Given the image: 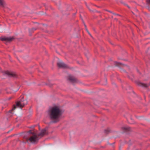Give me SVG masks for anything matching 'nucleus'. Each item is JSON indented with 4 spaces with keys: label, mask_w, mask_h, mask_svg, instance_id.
Masks as SVG:
<instances>
[{
    "label": "nucleus",
    "mask_w": 150,
    "mask_h": 150,
    "mask_svg": "<svg viewBox=\"0 0 150 150\" xmlns=\"http://www.w3.org/2000/svg\"><path fill=\"white\" fill-rule=\"evenodd\" d=\"M146 2L147 4H150V0H146Z\"/></svg>",
    "instance_id": "18"
},
{
    "label": "nucleus",
    "mask_w": 150,
    "mask_h": 150,
    "mask_svg": "<svg viewBox=\"0 0 150 150\" xmlns=\"http://www.w3.org/2000/svg\"><path fill=\"white\" fill-rule=\"evenodd\" d=\"M11 99V98H9V100H10V99Z\"/></svg>",
    "instance_id": "24"
},
{
    "label": "nucleus",
    "mask_w": 150,
    "mask_h": 150,
    "mask_svg": "<svg viewBox=\"0 0 150 150\" xmlns=\"http://www.w3.org/2000/svg\"><path fill=\"white\" fill-rule=\"evenodd\" d=\"M50 119L53 123H57L59 121L60 118L62 114V110L57 106H54L49 109L48 111Z\"/></svg>",
    "instance_id": "1"
},
{
    "label": "nucleus",
    "mask_w": 150,
    "mask_h": 150,
    "mask_svg": "<svg viewBox=\"0 0 150 150\" xmlns=\"http://www.w3.org/2000/svg\"><path fill=\"white\" fill-rule=\"evenodd\" d=\"M16 108V106L15 105H14L13 107V108L11 110H9V111L7 113V115H9V117L12 116L13 115L12 111L14 110Z\"/></svg>",
    "instance_id": "9"
},
{
    "label": "nucleus",
    "mask_w": 150,
    "mask_h": 150,
    "mask_svg": "<svg viewBox=\"0 0 150 150\" xmlns=\"http://www.w3.org/2000/svg\"><path fill=\"white\" fill-rule=\"evenodd\" d=\"M86 31L88 33V34L91 36V34H90V33L89 32V31H88V30L87 29H86Z\"/></svg>",
    "instance_id": "19"
},
{
    "label": "nucleus",
    "mask_w": 150,
    "mask_h": 150,
    "mask_svg": "<svg viewBox=\"0 0 150 150\" xmlns=\"http://www.w3.org/2000/svg\"><path fill=\"white\" fill-rule=\"evenodd\" d=\"M48 134V132L46 129L44 128L42 129L40 132L37 135L38 137L39 136L42 137L45 135H47Z\"/></svg>",
    "instance_id": "5"
},
{
    "label": "nucleus",
    "mask_w": 150,
    "mask_h": 150,
    "mask_svg": "<svg viewBox=\"0 0 150 150\" xmlns=\"http://www.w3.org/2000/svg\"><path fill=\"white\" fill-rule=\"evenodd\" d=\"M105 80L106 81H107V80L106 79H105Z\"/></svg>",
    "instance_id": "25"
},
{
    "label": "nucleus",
    "mask_w": 150,
    "mask_h": 150,
    "mask_svg": "<svg viewBox=\"0 0 150 150\" xmlns=\"http://www.w3.org/2000/svg\"><path fill=\"white\" fill-rule=\"evenodd\" d=\"M106 10V11H107L108 12H110V13H113V14H115V13H112V11H109V10Z\"/></svg>",
    "instance_id": "20"
},
{
    "label": "nucleus",
    "mask_w": 150,
    "mask_h": 150,
    "mask_svg": "<svg viewBox=\"0 0 150 150\" xmlns=\"http://www.w3.org/2000/svg\"><path fill=\"white\" fill-rule=\"evenodd\" d=\"M27 104V101L26 100H24L23 98L20 100L18 101L16 103V105L21 108H22L25 105Z\"/></svg>",
    "instance_id": "3"
},
{
    "label": "nucleus",
    "mask_w": 150,
    "mask_h": 150,
    "mask_svg": "<svg viewBox=\"0 0 150 150\" xmlns=\"http://www.w3.org/2000/svg\"><path fill=\"white\" fill-rule=\"evenodd\" d=\"M14 39L13 37H0V40L2 41H5L6 42H11Z\"/></svg>",
    "instance_id": "4"
},
{
    "label": "nucleus",
    "mask_w": 150,
    "mask_h": 150,
    "mask_svg": "<svg viewBox=\"0 0 150 150\" xmlns=\"http://www.w3.org/2000/svg\"><path fill=\"white\" fill-rule=\"evenodd\" d=\"M104 132L106 134H108L110 132V129H105L104 130Z\"/></svg>",
    "instance_id": "12"
},
{
    "label": "nucleus",
    "mask_w": 150,
    "mask_h": 150,
    "mask_svg": "<svg viewBox=\"0 0 150 150\" xmlns=\"http://www.w3.org/2000/svg\"><path fill=\"white\" fill-rule=\"evenodd\" d=\"M115 144V142H114L112 144H110V145H112L113 144Z\"/></svg>",
    "instance_id": "23"
},
{
    "label": "nucleus",
    "mask_w": 150,
    "mask_h": 150,
    "mask_svg": "<svg viewBox=\"0 0 150 150\" xmlns=\"http://www.w3.org/2000/svg\"><path fill=\"white\" fill-rule=\"evenodd\" d=\"M57 66L59 68H68V66L64 63L58 62L57 64Z\"/></svg>",
    "instance_id": "7"
},
{
    "label": "nucleus",
    "mask_w": 150,
    "mask_h": 150,
    "mask_svg": "<svg viewBox=\"0 0 150 150\" xmlns=\"http://www.w3.org/2000/svg\"><path fill=\"white\" fill-rule=\"evenodd\" d=\"M28 133L30 134H32L33 135L35 134H36L34 132H33L31 130H30L28 132Z\"/></svg>",
    "instance_id": "13"
},
{
    "label": "nucleus",
    "mask_w": 150,
    "mask_h": 150,
    "mask_svg": "<svg viewBox=\"0 0 150 150\" xmlns=\"http://www.w3.org/2000/svg\"><path fill=\"white\" fill-rule=\"evenodd\" d=\"M128 77L129 79H131L132 80L134 77V76L133 75H131L130 76H128Z\"/></svg>",
    "instance_id": "16"
},
{
    "label": "nucleus",
    "mask_w": 150,
    "mask_h": 150,
    "mask_svg": "<svg viewBox=\"0 0 150 150\" xmlns=\"http://www.w3.org/2000/svg\"><path fill=\"white\" fill-rule=\"evenodd\" d=\"M115 64L117 66H118L120 65H121V63L120 62H114Z\"/></svg>",
    "instance_id": "15"
},
{
    "label": "nucleus",
    "mask_w": 150,
    "mask_h": 150,
    "mask_svg": "<svg viewBox=\"0 0 150 150\" xmlns=\"http://www.w3.org/2000/svg\"><path fill=\"white\" fill-rule=\"evenodd\" d=\"M23 142L25 143L28 142H29L33 143H37L39 139L38 137L36 134L32 135L30 137L29 136L25 135L23 136Z\"/></svg>",
    "instance_id": "2"
},
{
    "label": "nucleus",
    "mask_w": 150,
    "mask_h": 150,
    "mask_svg": "<svg viewBox=\"0 0 150 150\" xmlns=\"http://www.w3.org/2000/svg\"><path fill=\"white\" fill-rule=\"evenodd\" d=\"M137 84L138 85L143 87L147 88L148 86L146 84L140 82H138Z\"/></svg>",
    "instance_id": "11"
},
{
    "label": "nucleus",
    "mask_w": 150,
    "mask_h": 150,
    "mask_svg": "<svg viewBox=\"0 0 150 150\" xmlns=\"http://www.w3.org/2000/svg\"><path fill=\"white\" fill-rule=\"evenodd\" d=\"M84 26H85V29H87V28L86 26V25L85 24V23H84Z\"/></svg>",
    "instance_id": "21"
},
{
    "label": "nucleus",
    "mask_w": 150,
    "mask_h": 150,
    "mask_svg": "<svg viewBox=\"0 0 150 150\" xmlns=\"http://www.w3.org/2000/svg\"><path fill=\"white\" fill-rule=\"evenodd\" d=\"M5 74L10 77H15L16 76V74L15 73L11 72L6 71H5Z\"/></svg>",
    "instance_id": "6"
},
{
    "label": "nucleus",
    "mask_w": 150,
    "mask_h": 150,
    "mask_svg": "<svg viewBox=\"0 0 150 150\" xmlns=\"http://www.w3.org/2000/svg\"><path fill=\"white\" fill-rule=\"evenodd\" d=\"M149 85L150 86V84Z\"/></svg>",
    "instance_id": "26"
},
{
    "label": "nucleus",
    "mask_w": 150,
    "mask_h": 150,
    "mask_svg": "<svg viewBox=\"0 0 150 150\" xmlns=\"http://www.w3.org/2000/svg\"><path fill=\"white\" fill-rule=\"evenodd\" d=\"M37 28H32L31 29V31L33 32L34 31H35L36 30Z\"/></svg>",
    "instance_id": "17"
},
{
    "label": "nucleus",
    "mask_w": 150,
    "mask_h": 150,
    "mask_svg": "<svg viewBox=\"0 0 150 150\" xmlns=\"http://www.w3.org/2000/svg\"><path fill=\"white\" fill-rule=\"evenodd\" d=\"M84 26H85V29H87V28L86 26V25L85 24V23H84Z\"/></svg>",
    "instance_id": "22"
},
{
    "label": "nucleus",
    "mask_w": 150,
    "mask_h": 150,
    "mask_svg": "<svg viewBox=\"0 0 150 150\" xmlns=\"http://www.w3.org/2000/svg\"><path fill=\"white\" fill-rule=\"evenodd\" d=\"M68 79L69 81L72 83L76 82L77 80L76 78L71 76H69L68 77Z\"/></svg>",
    "instance_id": "8"
},
{
    "label": "nucleus",
    "mask_w": 150,
    "mask_h": 150,
    "mask_svg": "<svg viewBox=\"0 0 150 150\" xmlns=\"http://www.w3.org/2000/svg\"><path fill=\"white\" fill-rule=\"evenodd\" d=\"M122 130L124 132H127L129 131H130L131 130V128L130 127H122Z\"/></svg>",
    "instance_id": "10"
},
{
    "label": "nucleus",
    "mask_w": 150,
    "mask_h": 150,
    "mask_svg": "<svg viewBox=\"0 0 150 150\" xmlns=\"http://www.w3.org/2000/svg\"><path fill=\"white\" fill-rule=\"evenodd\" d=\"M0 6L2 7L4 6L3 0H0Z\"/></svg>",
    "instance_id": "14"
}]
</instances>
